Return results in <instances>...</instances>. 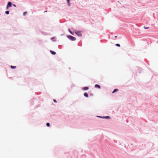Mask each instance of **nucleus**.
Segmentation results:
<instances>
[{"label":"nucleus","instance_id":"23","mask_svg":"<svg viewBox=\"0 0 158 158\" xmlns=\"http://www.w3.org/2000/svg\"><path fill=\"white\" fill-rule=\"evenodd\" d=\"M40 105H38V106H36V108H38V107H40Z\"/></svg>","mask_w":158,"mask_h":158},{"label":"nucleus","instance_id":"3","mask_svg":"<svg viewBox=\"0 0 158 158\" xmlns=\"http://www.w3.org/2000/svg\"><path fill=\"white\" fill-rule=\"evenodd\" d=\"M97 117H99L100 118H106V119H110L111 118L110 117L108 116H97Z\"/></svg>","mask_w":158,"mask_h":158},{"label":"nucleus","instance_id":"10","mask_svg":"<svg viewBox=\"0 0 158 158\" xmlns=\"http://www.w3.org/2000/svg\"><path fill=\"white\" fill-rule=\"evenodd\" d=\"M68 31L69 32V33L72 35H73L74 34V32H72L70 30V29H68Z\"/></svg>","mask_w":158,"mask_h":158},{"label":"nucleus","instance_id":"22","mask_svg":"<svg viewBox=\"0 0 158 158\" xmlns=\"http://www.w3.org/2000/svg\"><path fill=\"white\" fill-rule=\"evenodd\" d=\"M55 38V37H52V38H51V39L52 40H53V39H54V38Z\"/></svg>","mask_w":158,"mask_h":158},{"label":"nucleus","instance_id":"11","mask_svg":"<svg viewBox=\"0 0 158 158\" xmlns=\"http://www.w3.org/2000/svg\"><path fill=\"white\" fill-rule=\"evenodd\" d=\"M66 2L67 3H68V6H70V0H66Z\"/></svg>","mask_w":158,"mask_h":158},{"label":"nucleus","instance_id":"24","mask_svg":"<svg viewBox=\"0 0 158 158\" xmlns=\"http://www.w3.org/2000/svg\"><path fill=\"white\" fill-rule=\"evenodd\" d=\"M47 10H45V11H44V13H45L47 12Z\"/></svg>","mask_w":158,"mask_h":158},{"label":"nucleus","instance_id":"26","mask_svg":"<svg viewBox=\"0 0 158 158\" xmlns=\"http://www.w3.org/2000/svg\"><path fill=\"white\" fill-rule=\"evenodd\" d=\"M93 95V94H91L90 95V96H92Z\"/></svg>","mask_w":158,"mask_h":158},{"label":"nucleus","instance_id":"16","mask_svg":"<svg viewBox=\"0 0 158 158\" xmlns=\"http://www.w3.org/2000/svg\"><path fill=\"white\" fill-rule=\"evenodd\" d=\"M115 46L118 47H120V45L119 44H115Z\"/></svg>","mask_w":158,"mask_h":158},{"label":"nucleus","instance_id":"9","mask_svg":"<svg viewBox=\"0 0 158 158\" xmlns=\"http://www.w3.org/2000/svg\"><path fill=\"white\" fill-rule=\"evenodd\" d=\"M50 53H51V54L53 55H55L56 54V52L54 51H52V50H50Z\"/></svg>","mask_w":158,"mask_h":158},{"label":"nucleus","instance_id":"2","mask_svg":"<svg viewBox=\"0 0 158 158\" xmlns=\"http://www.w3.org/2000/svg\"><path fill=\"white\" fill-rule=\"evenodd\" d=\"M81 32H82V31H77L75 32V33L79 37H81L82 36V34L81 33Z\"/></svg>","mask_w":158,"mask_h":158},{"label":"nucleus","instance_id":"27","mask_svg":"<svg viewBox=\"0 0 158 158\" xmlns=\"http://www.w3.org/2000/svg\"><path fill=\"white\" fill-rule=\"evenodd\" d=\"M126 122H128V120H126Z\"/></svg>","mask_w":158,"mask_h":158},{"label":"nucleus","instance_id":"29","mask_svg":"<svg viewBox=\"0 0 158 158\" xmlns=\"http://www.w3.org/2000/svg\"><path fill=\"white\" fill-rule=\"evenodd\" d=\"M53 41H55L56 40H53Z\"/></svg>","mask_w":158,"mask_h":158},{"label":"nucleus","instance_id":"5","mask_svg":"<svg viewBox=\"0 0 158 158\" xmlns=\"http://www.w3.org/2000/svg\"><path fill=\"white\" fill-rule=\"evenodd\" d=\"M89 89V87L88 86H85V87H83L82 88V89L84 91L87 90Z\"/></svg>","mask_w":158,"mask_h":158},{"label":"nucleus","instance_id":"20","mask_svg":"<svg viewBox=\"0 0 158 158\" xmlns=\"http://www.w3.org/2000/svg\"><path fill=\"white\" fill-rule=\"evenodd\" d=\"M53 101L54 102H55V103H56L57 102V101L55 99H53Z\"/></svg>","mask_w":158,"mask_h":158},{"label":"nucleus","instance_id":"7","mask_svg":"<svg viewBox=\"0 0 158 158\" xmlns=\"http://www.w3.org/2000/svg\"><path fill=\"white\" fill-rule=\"evenodd\" d=\"M118 89H114L113 90V91L112 92V94H114L117 92L118 91Z\"/></svg>","mask_w":158,"mask_h":158},{"label":"nucleus","instance_id":"13","mask_svg":"<svg viewBox=\"0 0 158 158\" xmlns=\"http://www.w3.org/2000/svg\"><path fill=\"white\" fill-rule=\"evenodd\" d=\"M12 6H13L14 7H16V5L15 4H13L12 3L10 2V7Z\"/></svg>","mask_w":158,"mask_h":158},{"label":"nucleus","instance_id":"8","mask_svg":"<svg viewBox=\"0 0 158 158\" xmlns=\"http://www.w3.org/2000/svg\"><path fill=\"white\" fill-rule=\"evenodd\" d=\"M36 99L35 98H33L32 99H31L30 101V103H31V105H33V100H35Z\"/></svg>","mask_w":158,"mask_h":158},{"label":"nucleus","instance_id":"30","mask_svg":"<svg viewBox=\"0 0 158 158\" xmlns=\"http://www.w3.org/2000/svg\"><path fill=\"white\" fill-rule=\"evenodd\" d=\"M78 45H79V43H78Z\"/></svg>","mask_w":158,"mask_h":158},{"label":"nucleus","instance_id":"25","mask_svg":"<svg viewBox=\"0 0 158 158\" xmlns=\"http://www.w3.org/2000/svg\"><path fill=\"white\" fill-rule=\"evenodd\" d=\"M117 36H114V38H117Z\"/></svg>","mask_w":158,"mask_h":158},{"label":"nucleus","instance_id":"1","mask_svg":"<svg viewBox=\"0 0 158 158\" xmlns=\"http://www.w3.org/2000/svg\"><path fill=\"white\" fill-rule=\"evenodd\" d=\"M67 37L70 40L72 41H75L76 39V37L71 35H67Z\"/></svg>","mask_w":158,"mask_h":158},{"label":"nucleus","instance_id":"12","mask_svg":"<svg viewBox=\"0 0 158 158\" xmlns=\"http://www.w3.org/2000/svg\"><path fill=\"white\" fill-rule=\"evenodd\" d=\"M16 66H13L12 65H10V68L12 69H15L16 68Z\"/></svg>","mask_w":158,"mask_h":158},{"label":"nucleus","instance_id":"6","mask_svg":"<svg viewBox=\"0 0 158 158\" xmlns=\"http://www.w3.org/2000/svg\"><path fill=\"white\" fill-rule=\"evenodd\" d=\"M84 95L85 98H88L89 97V95L87 92L84 93Z\"/></svg>","mask_w":158,"mask_h":158},{"label":"nucleus","instance_id":"28","mask_svg":"<svg viewBox=\"0 0 158 158\" xmlns=\"http://www.w3.org/2000/svg\"><path fill=\"white\" fill-rule=\"evenodd\" d=\"M69 69H70V67L69 68Z\"/></svg>","mask_w":158,"mask_h":158},{"label":"nucleus","instance_id":"19","mask_svg":"<svg viewBox=\"0 0 158 158\" xmlns=\"http://www.w3.org/2000/svg\"><path fill=\"white\" fill-rule=\"evenodd\" d=\"M5 13L6 14H9V11H6L5 12Z\"/></svg>","mask_w":158,"mask_h":158},{"label":"nucleus","instance_id":"15","mask_svg":"<svg viewBox=\"0 0 158 158\" xmlns=\"http://www.w3.org/2000/svg\"><path fill=\"white\" fill-rule=\"evenodd\" d=\"M27 11H25L24 12H23V16H25L27 14Z\"/></svg>","mask_w":158,"mask_h":158},{"label":"nucleus","instance_id":"4","mask_svg":"<svg viewBox=\"0 0 158 158\" xmlns=\"http://www.w3.org/2000/svg\"><path fill=\"white\" fill-rule=\"evenodd\" d=\"M94 87L96 88L100 89L101 88V86L99 85L96 84L94 85Z\"/></svg>","mask_w":158,"mask_h":158},{"label":"nucleus","instance_id":"18","mask_svg":"<svg viewBox=\"0 0 158 158\" xmlns=\"http://www.w3.org/2000/svg\"><path fill=\"white\" fill-rule=\"evenodd\" d=\"M149 27H145V26H144V29H148L149 28Z\"/></svg>","mask_w":158,"mask_h":158},{"label":"nucleus","instance_id":"14","mask_svg":"<svg viewBox=\"0 0 158 158\" xmlns=\"http://www.w3.org/2000/svg\"><path fill=\"white\" fill-rule=\"evenodd\" d=\"M46 125L47 127H50V123H47Z\"/></svg>","mask_w":158,"mask_h":158},{"label":"nucleus","instance_id":"21","mask_svg":"<svg viewBox=\"0 0 158 158\" xmlns=\"http://www.w3.org/2000/svg\"><path fill=\"white\" fill-rule=\"evenodd\" d=\"M55 38V37H52V38H51V39L52 40H53V39H54V38Z\"/></svg>","mask_w":158,"mask_h":158},{"label":"nucleus","instance_id":"17","mask_svg":"<svg viewBox=\"0 0 158 158\" xmlns=\"http://www.w3.org/2000/svg\"><path fill=\"white\" fill-rule=\"evenodd\" d=\"M10 6V2H9L8 3L7 8H8L9 6Z\"/></svg>","mask_w":158,"mask_h":158}]
</instances>
